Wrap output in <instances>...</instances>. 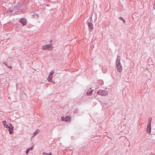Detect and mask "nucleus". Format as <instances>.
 Wrapping results in <instances>:
<instances>
[{"instance_id": "f257e3e1", "label": "nucleus", "mask_w": 155, "mask_h": 155, "mask_svg": "<svg viewBox=\"0 0 155 155\" xmlns=\"http://www.w3.org/2000/svg\"><path fill=\"white\" fill-rule=\"evenodd\" d=\"M97 93L99 95L102 96H107L108 95V92L107 91L99 90Z\"/></svg>"}, {"instance_id": "f03ea898", "label": "nucleus", "mask_w": 155, "mask_h": 155, "mask_svg": "<svg viewBox=\"0 0 155 155\" xmlns=\"http://www.w3.org/2000/svg\"><path fill=\"white\" fill-rule=\"evenodd\" d=\"M87 25L89 30V31L90 32H91L93 29V25L92 23H91L89 21H87Z\"/></svg>"}, {"instance_id": "7ed1b4c3", "label": "nucleus", "mask_w": 155, "mask_h": 155, "mask_svg": "<svg viewBox=\"0 0 155 155\" xmlns=\"http://www.w3.org/2000/svg\"><path fill=\"white\" fill-rule=\"evenodd\" d=\"M19 22L21 23L23 25H25L26 24V20L25 19L22 18L19 20Z\"/></svg>"}, {"instance_id": "20e7f679", "label": "nucleus", "mask_w": 155, "mask_h": 155, "mask_svg": "<svg viewBox=\"0 0 155 155\" xmlns=\"http://www.w3.org/2000/svg\"><path fill=\"white\" fill-rule=\"evenodd\" d=\"M94 89H92L91 88H90L89 89L87 90V95L89 96L91 95Z\"/></svg>"}, {"instance_id": "39448f33", "label": "nucleus", "mask_w": 155, "mask_h": 155, "mask_svg": "<svg viewBox=\"0 0 155 155\" xmlns=\"http://www.w3.org/2000/svg\"><path fill=\"white\" fill-rule=\"evenodd\" d=\"M116 65L117 70L119 72H120L122 71V68L121 64H117Z\"/></svg>"}, {"instance_id": "423d86ee", "label": "nucleus", "mask_w": 155, "mask_h": 155, "mask_svg": "<svg viewBox=\"0 0 155 155\" xmlns=\"http://www.w3.org/2000/svg\"><path fill=\"white\" fill-rule=\"evenodd\" d=\"M51 45H46L42 47V49L43 50H47L48 48L51 47Z\"/></svg>"}, {"instance_id": "0eeeda50", "label": "nucleus", "mask_w": 155, "mask_h": 155, "mask_svg": "<svg viewBox=\"0 0 155 155\" xmlns=\"http://www.w3.org/2000/svg\"><path fill=\"white\" fill-rule=\"evenodd\" d=\"M147 131L149 134H150L151 132V125H148L147 127Z\"/></svg>"}, {"instance_id": "6e6552de", "label": "nucleus", "mask_w": 155, "mask_h": 155, "mask_svg": "<svg viewBox=\"0 0 155 155\" xmlns=\"http://www.w3.org/2000/svg\"><path fill=\"white\" fill-rule=\"evenodd\" d=\"M9 128L8 131H9V134H12L13 132L14 127L12 126H11V127L9 126V128Z\"/></svg>"}, {"instance_id": "1a4fd4ad", "label": "nucleus", "mask_w": 155, "mask_h": 155, "mask_svg": "<svg viewBox=\"0 0 155 155\" xmlns=\"http://www.w3.org/2000/svg\"><path fill=\"white\" fill-rule=\"evenodd\" d=\"M120 57L119 56H118L117 57L116 60V64H121L120 63Z\"/></svg>"}, {"instance_id": "9d476101", "label": "nucleus", "mask_w": 155, "mask_h": 155, "mask_svg": "<svg viewBox=\"0 0 155 155\" xmlns=\"http://www.w3.org/2000/svg\"><path fill=\"white\" fill-rule=\"evenodd\" d=\"M2 123L3 124V125L5 127L7 128H9V126H8V125L7 124V123L5 121H3Z\"/></svg>"}, {"instance_id": "9b49d317", "label": "nucleus", "mask_w": 155, "mask_h": 155, "mask_svg": "<svg viewBox=\"0 0 155 155\" xmlns=\"http://www.w3.org/2000/svg\"><path fill=\"white\" fill-rule=\"evenodd\" d=\"M33 149V147H32L30 148H28V149H27V150L26 151V154H28V152H29L30 150H32Z\"/></svg>"}, {"instance_id": "f8f14e48", "label": "nucleus", "mask_w": 155, "mask_h": 155, "mask_svg": "<svg viewBox=\"0 0 155 155\" xmlns=\"http://www.w3.org/2000/svg\"><path fill=\"white\" fill-rule=\"evenodd\" d=\"M152 120V118L151 117H150L148 119V125H151V123Z\"/></svg>"}, {"instance_id": "ddd939ff", "label": "nucleus", "mask_w": 155, "mask_h": 155, "mask_svg": "<svg viewBox=\"0 0 155 155\" xmlns=\"http://www.w3.org/2000/svg\"><path fill=\"white\" fill-rule=\"evenodd\" d=\"M119 19L120 20H121L122 21H123L124 23V24H125V23H126V21L125 20V19H124L123 18V17H119Z\"/></svg>"}, {"instance_id": "4468645a", "label": "nucleus", "mask_w": 155, "mask_h": 155, "mask_svg": "<svg viewBox=\"0 0 155 155\" xmlns=\"http://www.w3.org/2000/svg\"><path fill=\"white\" fill-rule=\"evenodd\" d=\"M67 116L65 118V117H61V120L63 121L65 120L66 121H67Z\"/></svg>"}, {"instance_id": "2eb2a0df", "label": "nucleus", "mask_w": 155, "mask_h": 155, "mask_svg": "<svg viewBox=\"0 0 155 155\" xmlns=\"http://www.w3.org/2000/svg\"><path fill=\"white\" fill-rule=\"evenodd\" d=\"M51 153H46L44 152L43 153V155H51Z\"/></svg>"}, {"instance_id": "dca6fc26", "label": "nucleus", "mask_w": 155, "mask_h": 155, "mask_svg": "<svg viewBox=\"0 0 155 155\" xmlns=\"http://www.w3.org/2000/svg\"><path fill=\"white\" fill-rule=\"evenodd\" d=\"M54 72V70L51 71L49 74L50 76H51V75H53Z\"/></svg>"}, {"instance_id": "f3484780", "label": "nucleus", "mask_w": 155, "mask_h": 155, "mask_svg": "<svg viewBox=\"0 0 155 155\" xmlns=\"http://www.w3.org/2000/svg\"><path fill=\"white\" fill-rule=\"evenodd\" d=\"M38 133V131L37 130L34 133V136H35Z\"/></svg>"}, {"instance_id": "a211bd4d", "label": "nucleus", "mask_w": 155, "mask_h": 155, "mask_svg": "<svg viewBox=\"0 0 155 155\" xmlns=\"http://www.w3.org/2000/svg\"><path fill=\"white\" fill-rule=\"evenodd\" d=\"M49 81H51L52 80V78H51L50 77L48 76V78L47 79Z\"/></svg>"}, {"instance_id": "6ab92c4d", "label": "nucleus", "mask_w": 155, "mask_h": 155, "mask_svg": "<svg viewBox=\"0 0 155 155\" xmlns=\"http://www.w3.org/2000/svg\"><path fill=\"white\" fill-rule=\"evenodd\" d=\"M68 122H70L71 121V116H68Z\"/></svg>"}, {"instance_id": "aec40b11", "label": "nucleus", "mask_w": 155, "mask_h": 155, "mask_svg": "<svg viewBox=\"0 0 155 155\" xmlns=\"http://www.w3.org/2000/svg\"><path fill=\"white\" fill-rule=\"evenodd\" d=\"M8 68H10L11 69L12 68V67L11 66H8Z\"/></svg>"}, {"instance_id": "412c9836", "label": "nucleus", "mask_w": 155, "mask_h": 155, "mask_svg": "<svg viewBox=\"0 0 155 155\" xmlns=\"http://www.w3.org/2000/svg\"><path fill=\"white\" fill-rule=\"evenodd\" d=\"M49 77H50L51 78H52L53 77V75H51V76H50V75L49 74L48 76Z\"/></svg>"}, {"instance_id": "4be33fe9", "label": "nucleus", "mask_w": 155, "mask_h": 155, "mask_svg": "<svg viewBox=\"0 0 155 155\" xmlns=\"http://www.w3.org/2000/svg\"><path fill=\"white\" fill-rule=\"evenodd\" d=\"M153 8L154 9H155V2H154V5L153 6Z\"/></svg>"}, {"instance_id": "5701e85b", "label": "nucleus", "mask_w": 155, "mask_h": 155, "mask_svg": "<svg viewBox=\"0 0 155 155\" xmlns=\"http://www.w3.org/2000/svg\"><path fill=\"white\" fill-rule=\"evenodd\" d=\"M35 15H36L37 17H38V14H35Z\"/></svg>"}]
</instances>
